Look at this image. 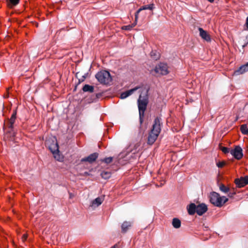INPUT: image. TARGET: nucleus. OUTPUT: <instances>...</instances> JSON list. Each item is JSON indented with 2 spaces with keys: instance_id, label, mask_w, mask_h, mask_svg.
<instances>
[{
  "instance_id": "obj_18",
  "label": "nucleus",
  "mask_w": 248,
  "mask_h": 248,
  "mask_svg": "<svg viewBox=\"0 0 248 248\" xmlns=\"http://www.w3.org/2000/svg\"><path fill=\"white\" fill-rule=\"evenodd\" d=\"M131 222L124 221L122 225V231L123 232H125L131 226Z\"/></svg>"
},
{
  "instance_id": "obj_2",
  "label": "nucleus",
  "mask_w": 248,
  "mask_h": 248,
  "mask_svg": "<svg viewBox=\"0 0 248 248\" xmlns=\"http://www.w3.org/2000/svg\"><path fill=\"white\" fill-rule=\"evenodd\" d=\"M228 199L225 196L221 197L216 192H212L210 195V202L212 204L217 207H220L228 202Z\"/></svg>"
},
{
  "instance_id": "obj_27",
  "label": "nucleus",
  "mask_w": 248,
  "mask_h": 248,
  "mask_svg": "<svg viewBox=\"0 0 248 248\" xmlns=\"http://www.w3.org/2000/svg\"><path fill=\"white\" fill-rule=\"evenodd\" d=\"M112 157H106L103 160V161L105 163H106V164H109V163H111L112 162Z\"/></svg>"
},
{
  "instance_id": "obj_10",
  "label": "nucleus",
  "mask_w": 248,
  "mask_h": 248,
  "mask_svg": "<svg viewBox=\"0 0 248 248\" xmlns=\"http://www.w3.org/2000/svg\"><path fill=\"white\" fill-rule=\"evenodd\" d=\"M207 210V207L204 203L199 204L197 205L196 213L199 216H202Z\"/></svg>"
},
{
  "instance_id": "obj_16",
  "label": "nucleus",
  "mask_w": 248,
  "mask_h": 248,
  "mask_svg": "<svg viewBox=\"0 0 248 248\" xmlns=\"http://www.w3.org/2000/svg\"><path fill=\"white\" fill-rule=\"evenodd\" d=\"M104 201L103 197H97L92 202V206L97 207L101 204Z\"/></svg>"
},
{
  "instance_id": "obj_31",
  "label": "nucleus",
  "mask_w": 248,
  "mask_h": 248,
  "mask_svg": "<svg viewBox=\"0 0 248 248\" xmlns=\"http://www.w3.org/2000/svg\"><path fill=\"white\" fill-rule=\"evenodd\" d=\"M246 25L247 29L248 30V17L247 18V19H246Z\"/></svg>"
},
{
  "instance_id": "obj_15",
  "label": "nucleus",
  "mask_w": 248,
  "mask_h": 248,
  "mask_svg": "<svg viewBox=\"0 0 248 248\" xmlns=\"http://www.w3.org/2000/svg\"><path fill=\"white\" fill-rule=\"evenodd\" d=\"M197 205L193 203H190L187 206L188 213L190 215H194L196 213Z\"/></svg>"
},
{
  "instance_id": "obj_14",
  "label": "nucleus",
  "mask_w": 248,
  "mask_h": 248,
  "mask_svg": "<svg viewBox=\"0 0 248 248\" xmlns=\"http://www.w3.org/2000/svg\"><path fill=\"white\" fill-rule=\"evenodd\" d=\"M139 87H136L134 88H133L132 89L129 90L128 91H126L122 93L121 94V99H125L129 95H131L134 92H135L136 90H137Z\"/></svg>"
},
{
  "instance_id": "obj_24",
  "label": "nucleus",
  "mask_w": 248,
  "mask_h": 248,
  "mask_svg": "<svg viewBox=\"0 0 248 248\" xmlns=\"http://www.w3.org/2000/svg\"><path fill=\"white\" fill-rule=\"evenodd\" d=\"M136 23H134L131 25H128L126 26H124L122 27V29L123 30L130 31L136 25Z\"/></svg>"
},
{
  "instance_id": "obj_26",
  "label": "nucleus",
  "mask_w": 248,
  "mask_h": 248,
  "mask_svg": "<svg viewBox=\"0 0 248 248\" xmlns=\"http://www.w3.org/2000/svg\"><path fill=\"white\" fill-rule=\"evenodd\" d=\"M9 5L15 6L18 4L19 0H9Z\"/></svg>"
},
{
  "instance_id": "obj_17",
  "label": "nucleus",
  "mask_w": 248,
  "mask_h": 248,
  "mask_svg": "<svg viewBox=\"0 0 248 248\" xmlns=\"http://www.w3.org/2000/svg\"><path fill=\"white\" fill-rule=\"evenodd\" d=\"M16 110H15L14 112H13V114L10 118V119L9 120V127L10 128H13L14 126V124L15 122V120L16 119Z\"/></svg>"
},
{
  "instance_id": "obj_7",
  "label": "nucleus",
  "mask_w": 248,
  "mask_h": 248,
  "mask_svg": "<svg viewBox=\"0 0 248 248\" xmlns=\"http://www.w3.org/2000/svg\"><path fill=\"white\" fill-rule=\"evenodd\" d=\"M231 154L238 160L240 159L243 157L242 149L239 146H236L234 149L230 151Z\"/></svg>"
},
{
  "instance_id": "obj_20",
  "label": "nucleus",
  "mask_w": 248,
  "mask_h": 248,
  "mask_svg": "<svg viewBox=\"0 0 248 248\" xmlns=\"http://www.w3.org/2000/svg\"><path fill=\"white\" fill-rule=\"evenodd\" d=\"M82 90L84 92L93 93L94 91V87L92 85L86 84L83 87Z\"/></svg>"
},
{
  "instance_id": "obj_22",
  "label": "nucleus",
  "mask_w": 248,
  "mask_h": 248,
  "mask_svg": "<svg viewBox=\"0 0 248 248\" xmlns=\"http://www.w3.org/2000/svg\"><path fill=\"white\" fill-rule=\"evenodd\" d=\"M151 57L154 60H157L159 58V54L156 51H152L150 53Z\"/></svg>"
},
{
  "instance_id": "obj_32",
  "label": "nucleus",
  "mask_w": 248,
  "mask_h": 248,
  "mask_svg": "<svg viewBox=\"0 0 248 248\" xmlns=\"http://www.w3.org/2000/svg\"><path fill=\"white\" fill-rule=\"evenodd\" d=\"M23 238H24V239L25 240V239L27 238V236H26V235H25V234H24V235H23Z\"/></svg>"
},
{
  "instance_id": "obj_13",
  "label": "nucleus",
  "mask_w": 248,
  "mask_h": 248,
  "mask_svg": "<svg viewBox=\"0 0 248 248\" xmlns=\"http://www.w3.org/2000/svg\"><path fill=\"white\" fill-rule=\"evenodd\" d=\"M199 31L200 32V36L202 37V39L207 42L211 41L210 35L205 31L203 30V29L202 28H199Z\"/></svg>"
},
{
  "instance_id": "obj_6",
  "label": "nucleus",
  "mask_w": 248,
  "mask_h": 248,
  "mask_svg": "<svg viewBox=\"0 0 248 248\" xmlns=\"http://www.w3.org/2000/svg\"><path fill=\"white\" fill-rule=\"evenodd\" d=\"M155 72L158 74L166 75L169 73L168 67L167 64L160 63L155 68Z\"/></svg>"
},
{
  "instance_id": "obj_12",
  "label": "nucleus",
  "mask_w": 248,
  "mask_h": 248,
  "mask_svg": "<svg viewBox=\"0 0 248 248\" xmlns=\"http://www.w3.org/2000/svg\"><path fill=\"white\" fill-rule=\"evenodd\" d=\"M98 154L96 153H94L93 154H91L88 156L83 158L81 159L82 162H85L87 161L90 163H92L95 161V160L98 157Z\"/></svg>"
},
{
  "instance_id": "obj_29",
  "label": "nucleus",
  "mask_w": 248,
  "mask_h": 248,
  "mask_svg": "<svg viewBox=\"0 0 248 248\" xmlns=\"http://www.w3.org/2000/svg\"><path fill=\"white\" fill-rule=\"evenodd\" d=\"M222 151L225 153V154H227V153H229L230 152V149L229 148H227V147H223L222 148Z\"/></svg>"
},
{
  "instance_id": "obj_9",
  "label": "nucleus",
  "mask_w": 248,
  "mask_h": 248,
  "mask_svg": "<svg viewBox=\"0 0 248 248\" xmlns=\"http://www.w3.org/2000/svg\"><path fill=\"white\" fill-rule=\"evenodd\" d=\"M248 71V62L245 64L241 65L238 69L236 70L233 72V75L238 76L243 74Z\"/></svg>"
},
{
  "instance_id": "obj_5",
  "label": "nucleus",
  "mask_w": 248,
  "mask_h": 248,
  "mask_svg": "<svg viewBox=\"0 0 248 248\" xmlns=\"http://www.w3.org/2000/svg\"><path fill=\"white\" fill-rule=\"evenodd\" d=\"M48 148L57 160L61 161L62 160V157L59 154V146L56 141H53L52 144L48 145Z\"/></svg>"
},
{
  "instance_id": "obj_4",
  "label": "nucleus",
  "mask_w": 248,
  "mask_h": 248,
  "mask_svg": "<svg viewBox=\"0 0 248 248\" xmlns=\"http://www.w3.org/2000/svg\"><path fill=\"white\" fill-rule=\"evenodd\" d=\"M95 78L100 83L103 84H109L112 81L110 73L106 70L98 72L95 75Z\"/></svg>"
},
{
  "instance_id": "obj_30",
  "label": "nucleus",
  "mask_w": 248,
  "mask_h": 248,
  "mask_svg": "<svg viewBox=\"0 0 248 248\" xmlns=\"http://www.w3.org/2000/svg\"><path fill=\"white\" fill-rule=\"evenodd\" d=\"M110 248H119V244H116L114 246H112Z\"/></svg>"
},
{
  "instance_id": "obj_8",
  "label": "nucleus",
  "mask_w": 248,
  "mask_h": 248,
  "mask_svg": "<svg viewBox=\"0 0 248 248\" xmlns=\"http://www.w3.org/2000/svg\"><path fill=\"white\" fill-rule=\"evenodd\" d=\"M235 183L237 187H243L248 184V176L241 177L240 178L236 179Z\"/></svg>"
},
{
  "instance_id": "obj_34",
  "label": "nucleus",
  "mask_w": 248,
  "mask_h": 248,
  "mask_svg": "<svg viewBox=\"0 0 248 248\" xmlns=\"http://www.w3.org/2000/svg\"><path fill=\"white\" fill-rule=\"evenodd\" d=\"M72 194H70V198H72Z\"/></svg>"
},
{
  "instance_id": "obj_11",
  "label": "nucleus",
  "mask_w": 248,
  "mask_h": 248,
  "mask_svg": "<svg viewBox=\"0 0 248 248\" xmlns=\"http://www.w3.org/2000/svg\"><path fill=\"white\" fill-rule=\"evenodd\" d=\"M155 8V6H154V4L153 3H151V4H150L149 5H144V6H142V7H141L137 12L136 13H135V19H136V21L137 20V18H138V15L139 14V13L142 11V10H153Z\"/></svg>"
},
{
  "instance_id": "obj_28",
  "label": "nucleus",
  "mask_w": 248,
  "mask_h": 248,
  "mask_svg": "<svg viewBox=\"0 0 248 248\" xmlns=\"http://www.w3.org/2000/svg\"><path fill=\"white\" fill-rule=\"evenodd\" d=\"M225 164V162L224 161L218 162L217 163V167L221 168L224 167Z\"/></svg>"
},
{
  "instance_id": "obj_23",
  "label": "nucleus",
  "mask_w": 248,
  "mask_h": 248,
  "mask_svg": "<svg viewBox=\"0 0 248 248\" xmlns=\"http://www.w3.org/2000/svg\"><path fill=\"white\" fill-rule=\"evenodd\" d=\"M219 189L222 192L226 193L229 191V188L227 186H226L224 184H220L219 185Z\"/></svg>"
},
{
  "instance_id": "obj_33",
  "label": "nucleus",
  "mask_w": 248,
  "mask_h": 248,
  "mask_svg": "<svg viewBox=\"0 0 248 248\" xmlns=\"http://www.w3.org/2000/svg\"><path fill=\"white\" fill-rule=\"evenodd\" d=\"M208 1L210 2H214V0H207Z\"/></svg>"
},
{
  "instance_id": "obj_21",
  "label": "nucleus",
  "mask_w": 248,
  "mask_h": 248,
  "mask_svg": "<svg viewBox=\"0 0 248 248\" xmlns=\"http://www.w3.org/2000/svg\"><path fill=\"white\" fill-rule=\"evenodd\" d=\"M240 130L243 134H248V125L247 124H243L240 126Z\"/></svg>"
},
{
  "instance_id": "obj_25",
  "label": "nucleus",
  "mask_w": 248,
  "mask_h": 248,
  "mask_svg": "<svg viewBox=\"0 0 248 248\" xmlns=\"http://www.w3.org/2000/svg\"><path fill=\"white\" fill-rule=\"evenodd\" d=\"M101 176L102 178L107 179L110 177V173L107 171H103L101 173Z\"/></svg>"
},
{
  "instance_id": "obj_1",
  "label": "nucleus",
  "mask_w": 248,
  "mask_h": 248,
  "mask_svg": "<svg viewBox=\"0 0 248 248\" xmlns=\"http://www.w3.org/2000/svg\"><path fill=\"white\" fill-rule=\"evenodd\" d=\"M161 119L157 117L155 118L152 128L149 133L147 143L148 144L152 145L156 140L161 131Z\"/></svg>"
},
{
  "instance_id": "obj_3",
  "label": "nucleus",
  "mask_w": 248,
  "mask_h": 248,
  "mask_svg": "<svg viewBox=\"0 0 248 248\" xmlns=\"http://www.w3.org/2000/svg\"><path fill=\"white\" fill-rule=\"evenodd\" d=\"M138 103L139 111L140 122V124H141L143 121L144 111L146 109L148 103L147 97H142L141 95H140L138 100Z\"/></svg>"
},
{
  "instance_id": "obj_19",
  "label": "nucleus",
  "mask_w": 248,
  "mask_h": 248,
  "mask_svg": "<svg viewBox=\"0 0 248 248\" xmlns=\"http://www.w3.org/2000/svg\"><path fill=\"white\" fill-rule=\"evenodd\" d=\"M172 224L174 228L176 229L179 228L181 226V222L180 219L177 218H174L172 219Z\"/></svg>"
}]
</instances>
